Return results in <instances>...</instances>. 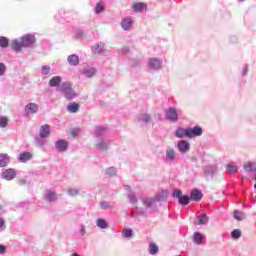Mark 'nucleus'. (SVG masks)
<instances>
[{
  "mask_svg": "<svg viewBox=\"0 0 256 256\" xmlns=\"http://www.w3.org/2000/svg\"><path fill=\"white\" fill-rule=\"evenodd\" d=\"M48 135H51V127H49L47 124H44L40 127L39 137L41 139H46Z\"/></svg>",
  "mask_w": 256,
  "mask_h": 256,
  "instance_id": "obj_18",
  "label": "nucleus"
},
{
  "mask_svg": "<svg viewBox=\"0 0 256 256\" xmlns=\"http://www.w3.org/2000/svg\"><path fill=\"white\" fill-rule=\"evenodd\" d=\"M6 226H5V219L0 217V233L5 231Z\"/></svg>",
  "mask_w": 256,
  "mask_h": 256,
  "instance_id": "obj_51",
  "label": "nucleus"
},
{
  "mask_svg": "<svg viewBox=\"0 0 256 256\" xmlns=\"http://www.w3.org/2000/svg\"><path fill=\"white\" fill-rule=\"evenodd\" d=\"M133 25H134V22L132 17H124L120 22V27L124 31H131V29H133Z\"/></svg>",
  "mask_w": 256,
  "mask_h": 256,
  "instance_id": "obj_12",
  "label": "nucleus"
},
{
  "mask_svg": "<svg viewBox=\"0 0 256 256\" xmlns=\"http://www.w3.org/2000/svg\"><path fill=\"white\" fill-rule=\"evenodd\" d=\"M72 135H77V130L76 129L72 130Z\"/></svg>",
  "mask_w": 256,
  "mask_h": 256,
  "instance_id": "obj_58",
  "label": "nucleus"
},
{
  "mask_svg": "<svg viewBox=\"0 0 256 256\" xmlns=\"http://www.w3.org/2000/svg\"><path fill=\"white\" fill-rule=\"evenodd\" d=\"M25 183H26L25 180H23V179L19 180V185H25Z\"/></svg>",
  "mask_w": 256,
  "mask_h": 256,
  "instance_id": "obj_57",
  "label": "nucleus"
},
{
  "mask_svg": "<svg viewBox=\"0 0 256 256\" xmlns=\"http://www.w3.org/2000/svg\"><path fill=\"white\" fill-rule=\"evenodd\" d=\"M0 47H2L3 49L9 47V39L5 37H0Z\"/></svg>",
  "mask_w": 256,
  "mask_h": 256,
  "instance_id": "obj_41",
  "label": "nucleus"
},
{
  "mask_svg": "<svg viewBox=\"0 0 256 256\" xmlns=\"http://www.w3.org/2000/svg\"><path fill=\"white\" fill-rule=\"evenodd\" d=\"M128 199H129L130 203H132V205L137 204V196H135V193L129 192Z\"/></svg>",
  "mask_w": 256,
  "mask_h": 256,
  "instance_id": "obj_42",
  "label": "nucleus"
},
{
  "mask_svg": "<svg viewBox=\"0 0 256 256\" xmlns=\"http://www.w3.org/2000/svg\"><path fill=\"white\" fill-rule=\"evenodd\" d=\"M100 207L102 209H111V203L110 202H107V201H102L100 203Z\"/></svg>",
  "mask_w": 256,
  "mask_h": 256,
  "instance_id": "obj_49",
  "label": "nucleus"
},
{
  "mask_svg": "<svg viewBox=\"0 0 256 256\" xmlns=\"http://www.w3.org/2000/svg\"><path fill=\"white\" fill-rule=\"evenodd\" d=\"M58 91H61L64 97L69 100L75 99V97H77V94L75 93V90H73L72 84L70 82H63L58 88Z\"/></svg>",
  "mask_w": 256,
  "mask_h": 256,
  "instance_id": "obj_2",
  "label": "nucleus"
},
{
  "mask_svg": "<svg viewBox=\"0 0 256 256\" xmlns=\"http://www.w3.org/2000/svg\"><path fill=\"white\" fill-rule=\"evenodd\" d=\"M164 160L165 163H175L177 160V151H175L173 148L166 149Z\"/></svg>",
  "mask_w": 256,
  "mask_h": 256,
  "instance_id": "obj_10",
  "label": "nucleus"
},
{
  "mask_svg": "<svg viewBox=\"0 0 256 256\" xmlns=\"http://www.w3.org/2000/svg\"><path fill=\"white\" fill-rule=\"evenodd\" d=\"M44 199L49 203H55V201H57V193L51 190H46Z\"/></svg>",
  "mask_w": 256,
  "mask_h": 256,
  "instance_id": "obj_22",
  "label": "nucleus"
},
{
  "mask_svg": "<svg viewBox=\"0 0 256 256\" xmlns=\"http://www.w3.org/2000/svg\"><path fill=\"white\" fill-rule=\"evenodd\" d=\"M243 167L244 171H247L248 173H256V162H246Z\"/></svg>",
  "mask_w": 256,
  "mask_h": 256,
  "instance_id": "obj_29",
  "label": "nucleus"
},
{
  "mask_svg": "<svg viewBox=\"0 0 256 256\" xmlns=\"http://www.w3.org/2000/svg\"><path fill=\"white\" fill-rule=\"evenodd\" d=\"M67 111H69V113H77V111H79V104H77L75 102L70 103L67 106Z\"/></svg>",
  "mask_w": 256,
  "mask_h": 256,
  "instance_id": "obj_36",
  "label": "nucleus"
},
{
  "mask_svg": "<svg viewBox=\"0 0 256 256\" xmlns=\"http://www.w3.org/2000/svg\"><path fill=\"white\" fill-rule=\"evenodd\" d=\"M165 116L170 123H177L179 121V110L175 107H170L166 110Z\"/></svg>",
  "mask_w": 256,
  "mask_h": 256,
  "instance_id": "obj_6",
  "label": "nucleus"
},
{
  "mask_svg": "<svg viewBox=\"0 0 256 256\" xmlns=\"http://www.w3.org/2000/svg\"><path fill=\"white\" fill-rule=\"evenodd\" d=\"M174 135L177 139H185V137L188 138V128L179 127L175 130Z\"/></svg>",
  "mask_w": 256,
  "mask_h": 256,
  "instance_id": "obj_19",
  "label": "nucleus"
},
{
  "mask_svg": "<svg viewBox=\"0 0 256 256\" xmlns=\"http://www.w3.org/2000/svg\"><path fill=\"white\" fill-rule=\"evenodd\" d=\"M247 73H249V65H244L242 68V75L243 77L247 76Z\"/></svg>",
  "mask_w": 256,
  "mask_h": 256,
  "instance_id": "obj_52",
  "label": "nucleus"
},
{
  "mask_svg": "<svg viewBox=\"0 0 256 256\" xmlns=\"http://www.w3.org/2000/svg\"><path fill=\"white\" fill-rule=\"evenodd\" d=\"M253 181H256V171H255V175L253 176Z\"/></svg>",
  "mask_w": 256,
  "mask_h": 256,
  "instance_id": "obj_59",
  "label": "nucleus"
},
{
  "mask_svg": "<svg viewBox=\"0 0 256 256\" xmlns=\"http://www.w3.org/2000/svg\"><path fill=\"white\" fill-rule=\"evenodd\" d=\"M5 73H7V66L4 63L0 62V77H3Z\"/></svg>",
  "mask_w": 256,
  "mask_h": 256,
  "instance_id": "obj_48",
  "label": "nucleus"
},
{
  "mask_svg": "<svg viewBox=\"0 0 256 256\" xmlns=\"http://www.w3.org/2000/svg\"><path fill=\"white\" fill-rule=\"evenodd\" d=\"M7 251V247L5 245L0 244V255H5Z\"/></svg>",
  "mask_w": 256,
  "mask_h": 256,
  "instance_id": "obj_53",
  "label": "nucleus"
},
{
  "mask_svg": "<svg viewBox=\"0 0 256 256\" xmlns=\"http://www.w3.org/2000/svg\"><path fill=\"white\" fill-rule=\"evenodd\" d=\"M92 53L94 55H107L104 42H97L92 46Z\"/></svg>",
  "mask_w": 256,
  "mask_h": 256,
  "instance_id": "obj_8",
  "label": "nucleus"
},
{
  "mask_svg": "<svg viewBox=\"0 0 256 256\" xmlns=\"http://www.w3.org/2000/svg\"><path fill=\"white\" fill-rule=\"evenodd\" d=\"M188 139H195V137H201L203 135V128L201 126H194L188 128Z\"/></svg>",
  "mask_w": 256,
  "mask_h": 256,
  "instance_id": "obj_11",
  "label": "nucleus"
},
{
  "mask_svg": "<svg viewBox=\"0 0 256 256\" xmlns=\"http://www.w3.org/2000/svg\"><path fill=\"white\" fill-rule=\"evenodd\" d=\"M204 239L205 235H203L201 232H195L193 234V241L196 245H201Z\"/></svg>",
  "mask_w": 256,
  "mask_h": 256,
  "instance_id": "obj_28",
  "label": "nucleus"
},
{
  "mask_svg": "<svg viewBox=\"0 0 256 256\" xmlns=\"http://www.w3.org/2000/svg\"><path fill=\"white\" fill-rule=\"evenodd\" d=\"M24 112L26 115H37V113H39V104L34 102L26 104Z\"/></svg>",
  "mask_w": 256,
  "mask_h": 256,
  "instance_id": "obj_9",
  "label": "nucleus"
},
{
  "mask_svg": "<svg viewBox=\"0 0 256 256\" xmlns=\"http://www.w3.org/2000/svg\"><path fill=\"white\" fill-rule=\"evenodd\" d=\"M96 226L99 227V229H108L109 224H107V221L103 218H98L96 220Z\"/></svg>",
  "mask_w": 256,
  "mask_h": 256,
  "instance_id": "obj_31",
  "label": "nucleus"
},
{
  "mask_svg": "<svg viewBox=\"0 0 256 256\" xmlns=\"http://www.w3.org/2000/svg\"><path fill=\"white\" fill-rule=\"evenodd\" d=\"M104 175L107 177H115L117 175V168L115 167H109L104 170Z\"/></svg>",
  "mask_w": 256,
  "mask_h": 256,
  "instance_id": "obj_32",
  "label": "nucleus"
},
{
  "mask_svg": "<svg viewBox=\"0 0 256 256\" xmlns=\"http://www.w3.org/2000/svg\"><path fill=\"white\" fill-rule=\"evenodd\" d=\"M168 196L169 192L167 190H162L158 192L154 198L159 203V201H166Z\"/></svg>",
  "mask_w": 256,
  "mask_h": 256,
  "instance_id": "obj_27",
  "label": "nucleus"
},
{
  "mask_svg": "<svg viewBox=\"0 0 256 256\" xmlns=\"http://www.w3.org/2000/svg\"><path fill=\"white\" fill-rule=\"evenodd\" d=\"M190 199H192V201H196V202H199L201 201V199H203V193H201L200 190H192L190 192Z\"/></svg>",
  "mask_w": 256,
  "mask_h": 256,
  "instance_id": "obj_24",
  "label": "nucleus"
},
{
  "mask_svg": "<svg viewBox=\"0 0 256 256\" xmlns=\"http://www.w3.org/2000/svg\"><path fill=\"white\" fill-rule=\"evenodd\" d=\"M182 196H183V191H181V190H174L173 191L172 197L180 200Z\"/></svg>",
  "mask_w": 256,
  "mask_h": 256,
  "instance_id": "obj_47",
  "label": "nucleus"
},
{
  "mask_svg": "<svg viewBox=\"0 0 256 256\" xmlns=\"http://www.w3.org/2000/svg\"><path fill=\"white\" fill-rule=\"evenodd\" d=\"M246 217L247 216L242 211L240 210L234 211V219H236V221H245Z\"/></svg>",
  "mask_w": 256,
  "mask_h": 256,
  "instance_id": "obj_34",
  "label": "nucleus"
},
{
  "mask_svg": "<svg viewBox=\"0 0 256 256\" xmlns=\"http://www.w3.org/2000/svg\"><path fill=\"white\" fill-rule=\"evenodd\" d=\"M32 158L33 154L30 152H22L18 155V161H20V163H27V161H31Z\"/></svg>",
  "mask_w": 256,
  "mask_h": 256,
  "instance_id": "obj_23",
  "label": "nucleus"
},
{
  "mask_svg": "<svg viewBox=\"0 0 256 256\" xmlns=\"http://www.w3.org/2000/svg\"><path fill=\"white\" fill-rule=\"evenodd\" d=\"M51 73V67L44 65L41 67V75H49Z\"/></svg>",
  "mask_w": 256,
  "mask_h": 256,
  "instance_id": "obj_43",
  "label": "nucleus"
},
{
  "mask_svg": "<svg viewBox=\"0 0 256 256\" xmlns=\"http://www.w3.org/2000/svg\"><path fill=\"white\" fill-rule=\"evenodd\" d=\"M137 215H143V208H136Z\"/></svg>",
  "mask_w": 256,
  "mask_h": 256,
  "instance_id": "obj_56",
  "label": "nucleus"
},
{
  "mask_svg": "<svg viewBox=\"0 0 256 256\" xmlns=\"http://www.w3.org/2000/svg\"><path fill=\"white\" fill-rule=\"evenodd\" d=\"M79 194V189L77 188H70L68 190V195H70V197H76V195Z\"/></svg>",
  "mask_w": 256,
  "mask_h": 256,
  "instance_id": "obj_46",
  "label": "nucleus"
},
{
  "mask_svg": "<svg viewBox=\"0 0 256 256\" xmlns=\"http://www.w3.org/2000/svg\"><path fill=\"white\" fill-rule=\"evenodd\" d=\"M241 235H243V233L241 232L240 229H235L231 232L232 239H239L241 238Z\"/></svg>",
  "mask_w": 256,
  "mask_h": 256,
  "instance_id": "obj_40",
  "label": "nucleus"
},
{
  "mask_svg": "<svg viewBox=\"0 0 256 256\" xmlns=\"http://www.w3.org/2000/svg\"><path fill=\"white\" fill-rule=\"evenodd\" d=\"M148 67L151 71H161L163 69V59L161 58H149Z\"/></svg>",
  "mask_w": 256,
  "mask_h": 256,
  "instance_id": "obj_5",
  "label": "nucleus"
},
{
  "mask_svg": "<svg viewBox=\"0 0 256 256\" xmlns=\"http://www.w3.org/2000/svg\"><path fill=\"white\" fill-rule=\"evenodd\" d=\"M237 41H239V38L236 35L230 37V43H237Z\"/></svg>",
  "mask_w": 256,
  "mask_h": 256,
  "instance_id": "obj_54",
  "label": "nucleus"
},
{
  "mask_svg": "<svg viewBox=\"0 0 256 256\" xmlns=\"http://www.w3.org/2000/svg\"><path fill=\"white\" fill-rule=\"evenodd\" d=\"M107 133H109V129L105 126H98L95 129L94 137L95 139H105Z\"/></svg>",
  "mask_w": 256,
  "mask_h": 256,
  "instance_id": "obj_16",
  "label": "nucleus"
},
{
  "mask_svg": "<svg viewBox=\"0 0 256 256\" xmlns=\"http://www.w3.org/2000/svg\"><path fill=\"white\" fill-rule=\"evenodd\" d=\"M132 9L135 13H143V11H147V4L143 2H136L132 5Z\"/></svg>",
  "mask_w": 256,
  "mask_h": 256,
  "instance_id": "obj_20",
  "label": "nucleus"
},
{
  "mask_svg": "<svg viewBox=\"0 0 256 256\" xmlns=\"http://www.w3.org/2000/svg\"><path fill=\"white\" fill-rule=\"evenodd\" d=\"M62 81H63V78H61V76H53L49 80L48 84L50 87H58V89H59V87H61V85H63Z\"/></svg>",
  "mask_w": 256,
  "mask_h": 256,
  "instance_id": "obj_21",
  "label": "nucleus"
},
{
  "mask_svg": "<svg viewBox=\"0 0 256 256\" xmlns=\"http://www.w3.org/2000/svg\"><path fill=\"white\" fill-rule=\"evenodd\" d=\"M152 116L149 113H140L137 115L136 121L140 125H147L151 123Z\"/></svg>",
  "mask_w": 256,
  "mask_h": 256,
  "instance_id": "obj_15",
  "label": "nucleus"
},
{
  "mask_svg": "<svg viewBox=\"0 0 256 256\" xmlns=\"http://www.w3.org/2000/svg\"><path fill=\"white\" fill-rule=\"evenodd\" d=\"M1 177L5 179V181H13V179L17 177V171L13 168L6 169L1 173Z\"/></svg>",
  "mask_w": 256,
  "mask_h": 256,
  "instance_id": "obj_14",
  "label": "nucleus"
},
{
  "mask_svg": "<svg viewBox=\"0 0 256 256\" xmlns=\"http://www.w3.org/2000/svg\"><path fill=\"white\" fill-rule=\"evenodd\" d=\"M85 233H87L85 225H81L80 228H79L80 237H85Z\"/></svg>",
  "mask_w": 256,
  "mask_h": 256,
  "instance_id": "obj_50",
  "label": "nucleus"
},
{
  "mask_svg": "<svg viewBox=\"0 0 256 256\" xmlns=\"http://www.w3.org/2000/svg\"><path fill=\"white\" fill-rule=\"evenodd\" d=\"M254 189H255V191H256V183H255V185H254Z\"/></svg>",
  "mask_w": 256,
  "mask_h": 256,
  "instance_id": "obj_60",
  "label": "nucleus"
},
{
  "mask_svg": "<svg viewBox=\"0 0 256 256\" xmlns=\"http://www.w3.org/2000/svg\"><path fill=\"white\" fill-rule=\"evenodd\" d=\"M103 11H105V0H100L98 3H96L94 12L96 15H99V13H103Z\"/></svg>",
  "mask_w": 256,
  "mask_h": 256,
  "instance_id": "obj_30",
  "label": "nucleus"
},
{
  "mask_svg": "<svg viewBox=\"0 0 256 256\" xmlns=\"http://www.w3.org/2000/svg\"><path fill=\"white\" fill-rule=\"evenodd\" d=\"M148 251H149L150 255H157V253H159V246H157V244L151 242L149 244Z\"/></svg>",
  "mask_w": 256,
  "mask_h": 256,
  "instance_id": "obj_33",
  "label": "nucleus"
},
{
  "mask_svg": "<svg viewBox=\"0 0 256 256\" xmlns=\"http://www.w3.org/2000/svg\"><path fill=\"white\" fill-rule=\"evenodd\" d=\"M94 147L97 151H109L111 140L107 138H95Z\"/></svg>",
  "mask_w": 256,
  "mask_h": 256,
  "instance_id": "obj_3",
  "label": "nucleus"
},
{
  "mask_svg": "<svg viewBox=\"0 0 256 256\" xmlns=\"http://www.w3.org/2000/svg\"><path fill=\"white\" fill-rule=\"evenodd\" d=\"M209 223V216L204 214L198 217L197 225H207Z\"/></svg>",
  "mask_w": 256,
  "mask_h": 256,
  "instance_id": "obj_38",
  "label": "nucleus"
},
{
  "mask_svg": "<svg viewBox=\"0 0 256 256\" xmlns=\"http://www.w3.org/2000/svg\"><path fill=\"white\" fill-rule=\"evenodd\" d=\"M55 149L58 153H65L69 149V143L65 139H60L55 142Z\"/></svg>",
  "mask_w": 256,
  "mask_h": 256,
  "instance_id": "obj_13",
  "label": "nucleus"
},
{
  "mask_svg": "<svg viewBox=\"0 0 256 256\" xmlns=\"http://www.w3.org/2000/svg\"><path fill=\"white\" fill-rule=\"evenodd\" d=\"M82 75H84V77H86L87 79H92V77H95V75H97V68L86 66L82 70Z\"/></svg>",
  "mask_w": 256,
  "mask_h": 256,
  "instance_id": "obj_17",
  "label": "nucleus"
},
{
  "mask_svg": "<svg viewBox=\"0 0 256 256\" xmlns=\"http://www.w3.org/2000/svg\"><path fill=\"white\" fill-rule=\"evenodd\" d=\"M83 35H84L83 30H77V31H76V36H77V37H83Z\"/></svg>",
  "mask_w": 256,
  "mask_h": 256,
  "instance_id": "obj_55",
  "label": "nucleus"
},
{
  "mask_svg": "<svg viewBox=\"0 0 256 256\" xmlns=\"http://www.w3.org/2000/svg\"><path fill=\"white\" fill-rule=\"evenodd\" d=\"M226 169L229 173L234 174V173H237V171H239V166L235 165V163L231 162L227 165Z\"/></svg>",
  "mask_w": 256,
  "mask_h": 256,
  "instance_id": "obj_37",
  "label": "nucleus"
},
{
  "mask_svg": "<svg viewBox=\"0 0 256 256\" xmlns=\"http://www.w3.org/2000/svg\"><path fill=\"white\" fill-rule=\"evenodd\" d=\"M37 39L35 38V35L33 34H26L22 36L19 40H13L11 42V47L13 51L16 53H21V49L26 48H31L33 47L34 43H36Z\"/></svg>",
  "mask_w": 256,
  "mask_h": 256,
  "instance_id": "obj_1",
  "label": "nucleus"
},
{
  "mask_svg": "<svg viewBox=\"0 0 256 256\" xmlns=\"http://www.w3.org/2000/svg\"><path fill=\"white\" fill-rule=\"evenodd\" d=\"M10 162L11 158H9V155L5 153L0 154V167H7Z\"/></svg>",
  "mask_w": 256,
  "mask_h": 256,
  "instance_id": "obj_26",
  "label": "nucleus"
},
{
  "mask_svg": "<svg viewBox=\"0 0 256 256\" xmlns=\"http://www.w3.org/2000/svg\"><path fill=\"white\" fill-rule=\"evenodd\" d=\"M176 149L179 153L185 155V153H189V151H191V143L187 140H179L177 142Z\"/></svg>",
  "mask_w": 256,
  "mask_h": 256,
  "instance_id": "obj_7",
  "label": "nucleus"
},
{
  "mask_svg": "<svg viewBox=\"0 0 256 256\" xmlns=\"http://www.w3.org/2000/svg\"><path fill=\"white\" fill-rule=\"evenodd\" d=\"M35 144L37 147H43V145H45V140H43V138L37 137L35 138Z\"/></svg>",
  "mask_w": 256,
  "mask_h": 256,
  "instance_id": "obj_45",
  "label": "nucleus"
},
{
  "mask_svg": "<svg viewBox=\"0 0 256 256\" xmlns=\"http://www.w3.org/2000/svg\"><path fill=\"white\" fill-rule=\"evenodd\" d=\"M122 235L126 238V239H131L133 237V230L130 228H124L122 231Z\"/></svg>",
  "mask_w": 256,
  "mask_h": 256,
  "instance_id": "obj_39",
  "label": "nucleus"
},
{
  "mask_svg": "<svg viewBox=\"0 0 256 256\" xmlns=\"http://www.w3.org/2000/svg\"><path fill=\"white\" fill-rule=\"evenodd\" d=\"M179 204L183 207L187 206L191 202V198L187 195H182L178 200Z\"/></svg>",
  "mask_w": 256,
  "mask_h": 256,
  "instance_id": "obj_35",
  "label": "nucleus"
},
{
  "mask_svg": "<svg viewBox=\"0 0 256 256\" xmlns=\"http://www.w3.org/2000/svg\"><path fill=\"white\" fill-rule=\"evenodd\" d=\"M157 199L146 197L142 199V205L145 207V209H148L150 213H155V210L157 209Z\"/></svg>",
  "mask_w": 256,
  "mask_h": 256,
  "instance_id": "obj_4",
  "label": "nucleus"
},
{
  "mask_svg": "<svg viewBox=\"0 0 256 256\" xmlns=\"http://www.w3.org/2000/svg\"><path fill=\"white\" fill-rule=\"evenodd\" d=\"M67 61L72 67H77L79 65V56L77 54H71L67 57Z\"/></svg>",
  "mask_w": 256,
  "mask_h": 256,
  "instance_id": "obj_25",
  "label": "nucleus"
},
{
  "mask_svg": "<svg viewBox=\"0 0 256 256\" xmlns=\"http://www.w3.org/2000/svg\"><path fill=\"white\" fill-rule=\"evenodd\" d=\"M8 123H9V119H7V117L0 116V127L1 128L7 127Z\"/></svg>",
  "mask_w": 256,
  "mask_h": 256,
  "instance_id": "obj_44",
  "label": "nucleus"
}]
</instances>
